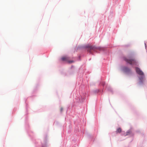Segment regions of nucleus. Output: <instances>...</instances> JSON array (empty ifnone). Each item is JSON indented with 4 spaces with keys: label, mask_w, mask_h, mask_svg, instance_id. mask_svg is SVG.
<instances>
[{
    "label": "nucleus",
    "mask_w": 147,
    "mask_h": 147,
    "mask_svg": "<svg viewBox=\"0 0 147 147\" xmlns=\"http://www.w3.org/2000/svg\"><path fill=\"white\" fill-rule=\"evenodd\" d=\"M124 60L128 63H129L130 64L137 63L136 60L135 59H128L125 58H124Z\"/></svg>",
    "instance_id": "nucleus-1"
},
{
    "label": "nucleus",
    "mask_w": 147,
    "mask_h": 147,
    "mask_svg": "<svg viewBox=\"0 0 147 147\" xmlns=\"http://www.w3.org/2000/svg\"><path fill=\"white\" fill-rule=\"evenodd\" d=\"M121 131V129L120 128H117L116 131L117 134L120 133Z\"/></svg>",
    "instance_id": "nucleus-6"
},
{
    "label": "nucleus",
    "mask_w": 147,
    "mask_h": 147,
    "mask_svg": "<svg viewBox=\"0 0 147 147\" xmlns=\"http://www.w3.org/2000/svg\"><path fill=\"white\" fill-rule=\"evenodd\" d=\"M136 71L137 73L139 75L142 76V77L144 76V74L143 72L138 68H136Z\"/></svg>",
    "instance_id": "nucleus-2"
},
{
    "label": "nucleus",
    "mask_w": 147,
    "mask_h": 147,
    "mask_svg": "<svg viewBox=\"0 0 147 147\" xmlns=\"http://www.w3.org/2000/svg\"><path fill=\"white\" fill-rule=\"evenodd\" d=\"M96 49V47L94 46H91L87 47V50L89 52H90L92 50H94Z\"/></svg>",
    "instance_id": "nucleus-5"
},
{
    "label": "nucleus",
    "mask_w": 147,
    "mask_h": 147,
    "mask_svg": "<svg viewBox=\"0 0 147 147\" xmlns=\"http://www.w3.org/2000/svg\"><path fill=\"white\" fill-rule=\"evenodd\" d=\"M69 58L67 56L62 57L61 59V60L62 61H68Z\"/></svg>",
    "instance_id": "nucleus-4"
},
{
    "label": "nucleus",
    "mask_w": 147,
    "mask_h": 147,
    "mask_svg": "<svg viewBox=\"0 0 147 147\" xmlns=\"http://www.w3.org/2000/svg\"><path fill=\"white\" fill-rule=\"evenodd\" d=\"M123 71L127 74H129L131 72V70L129 68L127 67H124L123 69Z\"/></svg>",
    "instance_id": "nucleus-3"
},
{
    "label": "nucleus",
    "mask_w": 147,
    "mask_h": 147,
    "mask_svg": "<svg viewBox=\"0 0 147 147\" xmlns=\"http://www.w3.org/2000/svg\"><path fill=\"white\" fill-rule=\"evenodd\" d=\"M130 133V132L129 131L127 132V133L125 135V136L129 135Z\"/></svg>",
    "instance_id": "nucleus-7"
},
{
    "label": "nucleus",
    "mask_w": 147,
    "mask_h": 147,
    "mask_svg": "<svg viewBox=\"0 0 147 147\" xmlns=\"http://www.w3.org/2000/svg\"><path fill=\"white\" fill-rule=\"evenodd\" d=\"M63 110V109L62 108H61V109H60V111H61V112H62V111Z\"/></svg>",
    "instance_id": "nucleus-8"
},
{
    "label": "nucleus",
    "mask_w": 147,
    "mask_h": 147,
    "mask_svg": "<svg viewBox=\"0 0 147 147\" xmlns=\"http://www.w3.org/2000/svg\"><path fill=\"white\" fill-rule=\"evenodd\" d=\"M73 61H69V63H73Z\"/></svg>",
    "instance_id": "nucleus-9"
}]
</instances>
